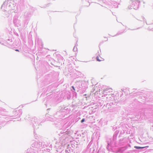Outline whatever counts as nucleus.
Masks as SVG:
<instances>
[{"instance_id": "nucleus-21", "label": "nucleus", "mask_w": 153, "mask_h": 153, "mask_svg": "<svg viewBox=\"0 0 153 153\" xmlns=\"http://www.w3.org/2000/svg\"><path fill=\"white\" fill-rule=\"evenodd\" d=\"M0 43L2 45H4L5 44H6V42L0 40Z\"/></svg>"}, {"instance_id": "nucleus-5", "label": "nucleus", "mask_w": 153, "mask_h": 153, "mask_svg": "<svg viewBox=\"0 0 153 153\" xmlns=\"http://www.w3.org/2000/svg\"><path fill=\"white\" fill-rule=\"evenodd\" d=\"M68 129L66 130H65L64 131L66 130L65 132L64 131H61V133L62 134L64 133V134L63 135V136H64V137H65V138H64V137L63 136L62 138V142H64V144H63V145H65L66 143H67V141H68V133H67Z\"/></svg>"}, {"instance_id": "nucleus-3", "label": "nucleus", "mask_w": 153, "mask_h": 153, "mask_svg": "<svg viewBox=\"0 0 153 153\" xmlns=\"http://www.w3.org/2000/svg\"><path fill=\"white\" fill-rule=\"evenodd\" d=\"M59 109V111L56 113V115L61 117H63L65 114V113L68 112L70 110L68 107H64L63 108L61 107Z\"/></svg>"}, {"instance_id": "nucleus-26", "label": "nucleus", "mask_w": 153, "mask_h": 153, "mask_svg": "<svg viewBox=\"0 0 153 153\" xmlns=\"http://www.w3.org/2000/svg\"><path fill=\"white\" fill-rule=\"evenodd\" d=\"M29 40L28 41L29 42H30L31 43H32V39H28Z\"/></svg>"}, {"instance_id": "nucleus-27", "label": "nucleus", "mask_w": 153, "mask_h": 153, "mask_svg": "<svg viewBox=\"0 0 153 153\" xmlns=\"http://www.w3.org/2000/svg\"><path fill=\"white\" fill-rule=\"evenodd\" d=\"M70 147L71 146V147H72L73 148L74 146V144H71V145H70Z\"/></svg>"}, {"instance_id": "nucleus-28", "label": "nucleus", "mask_w": 153, "mask_h": 153, "mask_svg": "<svg viewBox=\"0 0 153 153\" xmlns=\"http://www.w3.org/2000/svg\"><path fill=\"white\" fill-rule=\"evenodd\" d=\"M71 88H73V90L74 91H75V88H74V86H72L71 87Z\"/></svg>"}, {"instance_id": "nucleus-6", "label": "nucleus", "mask_w": 153, "mask_h": 153, "mask_svg": "<svg viewBox=\"0 0 153 153\" xmlns=\"http://www.w3.org/2000/svg\"><path fill=\"white\" fill-rule=\"evenodd\" d=\"M22 111L21 109H19L18 111L14 110L13 111V115L11 116V117H19L22 115Z\"/></svg>"}, {"instance_id": "nucleus-20", "label": "nucleus", "mask_w": 153, "mask_h": 153, "mask_svg": "<svg viewBox=\"0 0 153 153\" xmlns=\"http://www.w3.org/2000/svg\"><path fill=\"white\" fill-rule=\"evenodd\" d=\"M12 39H8L6 41L7 43L8 44H10V42L12 41Z\"/></svg>"}, {"instance_id": "nucleus-15", "label": "nucleus", "mask_w": 153, "mask_h": 153, "mask_svg": "<svg viewBox=\"0 0 153 153\" xmlns=\"http://www.w3.org/2000/svg\"><path fill=\"white\" fill-rule=\"evenodd\" d=\"M119 131L118 130H117L116 131L114 132L113 136V138H112L113 140V141H114V142L116 139L117 135L119 133Z\"/></svg>"}, {"instance_id": "nucleus-13", "label": "nucleus", "mask_w": 153, "mask_h": 153, "mask_svg": "<svg viewBox=\"0 0 153 153\" xmlns=\"http://www.w3.org/2000/svg\"><path fill=\"white\" fill-rule=\"evenodd\" d=\"M76 88L78 89V90H77V91H79L80 89L81 88L82 86L83 85L79 82H77L76 83Z\"/></svg>"}, {"instance_id": "nucleus-4", "label": "nucleus", "mask_w": 153, "mask_h": 153, "mask_svg": "<svg viewBox=\"0 0 153 153\" xmlns=\"http://www.w3.org/2000/svg\"><path fill=\"white\" fill-rule=\"evenodd\" d=\"M144 118V116L143 113H141L140 114H138L134 116L132 118H131L132 120L135 121H140L141 120Z\"/></svg>"}, {"instance_id": "nucleus-11", "label": "nucleus", "mask_w": 153, "mask_h": 153, "mask_svg": "<svg viewBox=\"0 0 153 153\" xmlns=\"http://www.w3.org/2000/svg\"><path fill=\"white\" fill-rule=\"evenodd\" d=\"M37 152L38 151L36 150V149H34L31 147L27 150V153H37Z\"/></svg>"}, {"instance_id": "nucleus-32", "label": "nucleus", "mask_w": 153, "mask_h": 153, "mask_svg": "<svg viewBox=\"0 0 153 153\" xmlns=\"http://www.w3.org/2000/svg\"><path fill=\"white\" fill-rule=\"evenodd\" d=\"M16 50V51H19V50H18V49H16V50Z\"/></svg>"}, {"instance_id": "nucleus-24", "label": "nucleus", "mask_w": 153, "mask_h": 153, "mask_svg": "<svg viewBox=\"0 0 153 153\" xmlns=\"http://www.w3.org/2000/svg\"><path fill=\"white\" fill-rule=\"evenodd\" d=\"M96 59L98 61H101V60H100L99 59V57L98 56H97L96 57Z\"/></svg>"}, {"instance_id": "nucleus-25", "label": "nucleus", "mask_w": 153, "mask_h": 153, "mask_svg": "<svg viewBox=\"0 0 153 153\" xmlns=\"http://www.w3.org/2000/svg\"><path fill=\"white\" fill-rule=\"evenodd\" d=\"M85 121V119L84 118L82 119L81 120V123H83Z\"/></svg>"}, {"instance_id": "nucleus-9", "label": "nucleus", "mask_w": 153, "mask_h": 153, "mask_svg": "<svg viewBox=\"0 0 153 153\" xmlns=\"http://www.w3.org/2000/svg\"><path fill=\"white\" fill-rule=\"evenodd\" d=\"M35 41L36 42L37 44L39 45V48L40 49H42L43 47V44L41 39H37L36 40V39L35 40Z\"/></svg>"}, {"instance_id": "nucleus-12", "label": "nucleus", "mask_w": 153, "mask_h": 153, "mask_svg": "<svg viewBox=\"0 0 153 153\" xmlns=\"http://www.w3.org/2000/svg\"><path fill=\"white\" fill-rule=\"evenodd\" d=\"M87 88V87L86 85H85L84 84H83L81 88L80 89L79 91L80 93L82 94L84 93Z\"/></svg>"}, {"instance_id": "nucleus-8", "label": "nucleus", "mask_w": 153, "mask_h": 153, "mask_svg": "<svg viewBox=\"0 0 153 153\" xmlns=\"http://www.w3.org/2000/svg\"><path fill=\"white\" fill-rule=\"evenodd\" d=\"M31 147L36 149V150L38 151V149H40V144L39 143V142H35L33 143L31 145Z\"/></svg>"}, {"instance_id": "nucleus-2", "label": "nucleus", "mask_w": 153, "mask_h": 153, "mask_svg": "<svg viewBox=\"0 0 153 153\" xmlns=\"http://www.w3.org/2000/svg\"><path fill=\"white\" fill-rule=\"evenodd\" d=\"M31 121L34 129V133L35 134V130L39 128V126L41 125L40 124L42 123V121L39 118L34 117L31 119Z\"/></svg>"}, {"instance_id": "nucleus-19", "label": "nucleus", "mask_w": 153, "mask_h": 153, "mask_svg": "<svg viewBox=\"0 0 153 153\" xmlns=\"http://www.w3.org/2000/svg\"><path fill=\"white\" fill-rule=\"evenodd\" d=\"M72 95L73 98L75 97V98H76L77 97V93L74 91H73L72 92Z\"/></svg>"}, {"instance_id": "nucleus-23", "label": "nucleus", "mask_w": 153, "mask_h": 153, "mask_svg": "<svg viewBox=\"0 0 153 153\" xmlns=\"http://www.w3.org/2000/svg\"><path fill=\"white\" fill-rule=\"evenodd\" d=\"M65 153H70V152L68 151V149H67L65 151Z\"/></svg>"}, {"instance_id": "nucleus-7", "label": "nucleus", "mask_w": 153, "mask_h": 153, "mask_svg": "<svg viewBox=\"0 0 153 153\" xmlns=\"http://www.w3.org/2000/svg\"><path fill=\"white\" fill-rule=\"evenodd\" d=\"M114 141L112 138H110L107 141V146L106 147V148L108 151L110 150L111 149V145L113 144Z\"/></svg>"}, {"instance_id": "nucleus-29", "label": "nucleus", "mask_w": 153, "mask_h": 153, "mask_svg": "<svg viewBox=\"0 0 153 153\" xmlns=\"http://www.w3.org/2000/svg\"><path fill=\"white\" fill-rule=\"evenodd\" d=\"M109 89H110L109 88H107V89H106L105 90V91H108Z\"/></svg>"}, {"instance_id": "nucleus-18", "label": "nucleus", "mask_w": 153, "mask_h": 153, "mask_svg": "<svg viewBox=\"0 0 153 153\" xmlns=\"http://www.w3.org/2000/svg\"><path fill=\"white\" fill-rule=\"evenodd\" d=\"M113 97V96L111 95H108L107 97H106V99L107 100H110L111 99H112V97Z\"/></svg>"}, {"instance_id": "nucleus-30", "label": "nucleus", "mask_w": 153, "mask_h": 153, "mask_svg": "<svg viewBox=\"0 0 153 153\" xmlns=\"http://www.w3.org/2000/svg\"><path fill=\"white\" fill-rule=\"evenodd\" d=\"M97 55H99V56H100V54H99V52L98 51V52H97Z\"/></svg>"}, {"instance_id": "nucleus-16", "label": "nucleus", "mask_w": 153, "mask_h": 153, "mask_svg": "<svg viewBox=\"0 0 153 153\" xmlns=\"http://www.w3.org/2000/svg\"><path fill=\"white\" fill-rule=\"evenodd\" d=\"M77 41L76 42V43L75 44V45L74 47V48L73 49V51H77V48L76 47V46L78 45V44H77Z\"/></svg>"}, {"instance_id": "nucleus-1", "label": "nucleus", "mask_w": 153, "mask_h": 153, "mask_svg": "<svg viewBox=\"0 0 153 153\" xmlns=\"http://www.w3.org/2000/svg\"><path fill=\"white\" fill-rule=\"evenodd\" d=\"M145 147H140L138 146H135L134 148L137 150H127V147L126 146L124 147L119 148L117 151L118 152L120 153H138V151H141L143 149L146 148Z\"/></svg>"}, {"instance_id": "nucleus-17", "label": "nucleus", "mask_w": 153, "mask_h": 153, "mask_svg": "<svg viewBox=\"0 0 153 153\" xmlns=\"http://www.w3.org/2000/svg\"><path fill=\"white\" fill-rule=\"evenodd\" d=\"M68 149V151L71 153V152H73V150L71 148V147H70V145H68V148H67Z\"/></svg>"}, {"instance_id": "nucleus-22", "label": "nucleus", "mask_w": 153, "mask_h": 153, "mask_svg": "<svg viewBox=\"0 0 153 153\" xmlns=\"http://www.w3.org/2000/svg\"><path fill=\"white\" fill-rule=\"evenodd\" d=\"M114 105V103L113 102H110L109 103H107L106 105L107 106H111L112 105Z\"/></svg>"}, {"instance_id": "nucleus-31", "label": "nucleus", "mask_w": 153, "mask_h": 153, "mask_svg": "<svg viewBox=\"0 0 153 153\" xmlns=\"http://www.w3.org/2000/svg\"><path fill=\"white\" fill-rule=\"evenodd\" d=\"M138 94H139V95H140L141 94H140V92H138Z\"/></svg>"}, {"instance_id": "nucleus-10", "label": "nucleus", "mask_w": 153, "mask_h": 153, "mask_svg": "<svg viewBox=\"0 0 153 153\" xmlns=\"http://www.w3.org/2000/svg\"><path fill=\"white\" fill-rule=\"evenodd\" d=\"M128 140V138L126 137L120 139L119 141V144L121 145L126 144L127 143Z\"/></svg>"}, {"instance_id": "nucleus-14", "label": "nucleus", "mask_w": 153, "mask_h": 153, "mask_svg": "<svg viewBox=\"0 0 153 153\" xmlns=\"http://www.w3.org/2000/svg\"><path fill=\"white\" fill-rule=\"evenodd\" d=\"M39 143L40 144V149L45 148L47 146V145L44 142H39Z\"/></svg>"}]
</instances>
